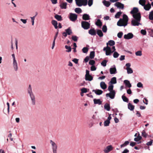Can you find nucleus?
I'll return each instance as SVG.
<instances>
[{
	"label": "nucleus",
	"mask_w": 153,
	"mask_h": 153,
	"mask_svg": "<svg viewBox=\"0 0 153 153\" xmlns=\"http://www.w3.org/2000/svg\"><path fill=\"white\" fill-rule=\"evenodd\" d=\"M140 21L135 19H132L131 21V24L133 26H138L140 23Z\"/></svg>",
	"instance_id": "nucleus-9"
},
{
	"label": "nucleus",
	"mask_w": 153,
	"mask_h": 153,
	"mask_svg": "<svg viewBox=\"0 0 153 153\" xmlns=\"http://www.w3.org/2000/svg\"><path fill=\"white\" fill-rule=\"evenodd\" d=\"M122 12L120 11L118 12L115 16V18H119Z\"/></svg>",
	"instance_id": "nucleus-45"
},
{
	"label": "nucleus",
	"mask_w": 153,
	"mask_h": 153,
	"mask_svg": "<svg viewBox=\"0 0 153 153\" xmlns=\"http://www.w3.org/2000/svg\"><path fill=\"white\" fill-rule=\"evenodd\" d=\"M90 24L88 22L85 21L81 22L82 27L84 29L87 30L90 28Z\"/></svg>",
	"instance_id": "nucleus-3"
},
{
	"label": "nucleus",
	"mask_w": 153,
	"mask_h": 153,
	"mask_svg": "<svg viewBox=\"0 0 153 153\" xmlns=\"http://www.w3.org/2000/svg\"><path fill=\"white\" fill-rule=\"evenodd\" d=\"M137 86L138 87L141 88L142 87H143V85L142 84L141 82H139L137 84Z\"/></svg>",
	"instance_id": "nucleus-60"
},
{
	"label": "nucleus",
	"mask_w": 153,
	"mask_h": 153,
	"mask_svg": "<svg viewBox=\"0 0 153 153\" xmlns=\"http://www.w3.org/2000/svg\"><path fill=\"white\" fill-rule=\"evenodd\" d=\"M147 134L146 133L145 130H143L142 131V135L143 137H146L147 136Z\"/></svg>",
	"instance_id": "nucleus-51"
},
{
	"label": "nucleus",
	"mask_w": 153,
	"mask_h": 153,
	"mask_svg": "<svg viewBox=\"0 0 153 153\" xmlns=\"http://www.w3.org/2000/svg\"><path fill=\"white\" fill-rule=\"evenodd\" d=\"M113 87L114 86L113 85H109L108 88V90L110 92L112 91H114L113 90Z\"/></svg>",
	"instance_id": "nucleus-46"
},
{
	"label": "nucleus",
	"mask_w": 153,
	"mask_h": 153,
	"mask_svg": "<svg viewBox=\"0 0 153 153\" xmlns=\"http://www.w3.org/2000/svg\"><path fill=\"white\" fill-rule=\"evenodd\" d=\"M87 0H82V5L85 6L87 3Z\"/></svg>",
	"instance_id": "nucleus-52"
},
{
	"label": "nucleus",
	"mask_w": 153,
	"mask_h": 153,
	"mask_svg": "<svg viewBox=\"0 0 153 153\" xmlns=\"http://www.w3.org/2000/svg\"><path fill=\"white\" fill-rule=\"evenodd\" d=\"M140 32L143 35H146V32L145 30H141L140 31Z\"/></svg>",
	"instance_id": "nucleus-59"
},
{
	"label": "nucleus",
	"mask_w": 153,
	"mask_h": 153,
	"mask_svg": "<svg viewBox=\"0 0 153 153\" xmlns=\"http://www.w3.org/2000/svg\"><path fill=\"white\" fill-rule=\"evenodd\" d=\"M128 16L126 14L123 16V19H120L118 21L117 25L119 26H126L128 24Z\"/></svg>",
	"instance_id": "nucleus-1"
},
{
	"label": "nucleus",
	"mask_w": 153,
	"mask_h": 153,
	"mask_svg": "<svg viewBox=\"0 0 153 153\" xmlns=\"http://www.w3.org/2000/svg\"><path fill=\"white\" fill-rule=\"evenodd\" d=\"M50 143L52 147L53 153H57V145L51 140H50Z\"/></svg>",
	"instance_id": "nucleus-4"
},
{
	"label": "nucleus",
	"mask_w": 153,
	"mask_h": 153,
	"mask_svg": "<svg viewBox=\"0 0 153 153\" xmlns=\"http://www.w3.org/2000/svg\"><path fill=\"white\" fill-rule=\"evenodd\" d=\"M52 24L54 26L55 29H57L58 28L57 26V22L54 20H53L51 21Z\"/></svg>",
	"instance_id": "nucleus-26"
},
{
	"label": "nucleus",
	"mask_w": 153,
	"mask_h": 153,
	"mask_svg": "<svg viewBox=\"0 0 153 153\" xmlns=\"http://www.w3.org/2000/svg\"><path fill=\"white\" fill-rule=\"evenodd\" d=\"M94 103L95 104H98L99 105H101L102 104V102L100 99H94Z\"/></svg>",
	"instance_id": "nucleus-20"
},
{
	"label": "nucleus",
	"mask_w": 153,
	"mask_h": 153,
	"mask_svg": "<svg viewBox=\"0 0 153 153\" xmlns=\"http://www.w3.org/2000/svg\"><path fill=\"white\" fill-rule=\"evenodd\" d=\"M76 4L78 6L80 7L82 5V0L76 2Z\"/></svg>",
	"instance_id": "nucleus-55"
},
{
	"label": "nucleus",
	"mask_w": 153,
	"mask_h": 153,
	"mask_svg": "<svg viewBox=\"0 0 153 153\" xmlns=\"http://www.w3.org/2000/svg\"><path fill=\"white\" fill-rule=\"evenodd\" d=\"M141 139L142 137L141 136H140V134H139L138 136L137 137H135L134 138V140L135 141H138L141 140Z\"/></svg>",
	"instance_id": "nucleus-42"
},
{
	"label": "nucleus",
	"mask_w": 153,
	"mask_h": 153,
	"mask_svg": "<svg viewBox=\"0 0 153 153\" xmlns=\"http://www.w3.org/2000/svg\"><path fill=\"white\" fill-rule=\"evenodd\" d=\"M113 54V56L114 58H117L118 57L119 54L117 52L114 51Z\"/></svg>",
	"instance_id": "nucleus-49"
},
{
	"label": "nucleus",
	"mask_w": 153,
	"mask_h": 153,
	"mask_svg": "<svg viewBox=\"0 0 153 153\" xmlns=\"http://www.w3.org/2000/svg\"><path fill=\"white\" fill-rule=\"evenodd\" d=\"M151 6L150 4L149 3L146 5H145L144 6V8L146 10H149L151 8Z\"/></svg>",
	"instance_id": "nucleus-15"
},
{
	"label": "nucleus",
	"mask_w": 153,
	"mask_h": 153,
	"mask_svg": "<svg viewBox=\"0 0 153 153\" xmlns=\"http://www.w3.org/2000/svg\"><path fill=\"white\" fill-rule=\"evenodd\" d=\"M78 37L76 36H73L71 37V39L75 42H77L78 40Z\"/></svg>",
	"instance_id": "nucleus-47"
},
{
	"label": "nucleus",
	"mask_w": 153,
	"mask_h": 153,
	"mask_svg": "<svg viewBox=\"0 0 153 153\" xmlns=\"http://www.w3.org/2000/svg\"><path fill=\"white\" fill-rule=\"evenodd\" d=\"M115 42L114 41L112 40H110L108 42H107L106 45L107 46H108L109 45L110 46H112L115 45Z\"/></svg>",
	"instance_id": "nucleus-23"
},
{
	"label": "nucleus",
	"mask_w": 153,
	"mask_h": 153,
	"mask_svg": "<svg viewBox=\"0 0 153 153\" xmlns=\"http://www.w3.org/2000/svg\"><path fill=\"white\" fill-rule=\"evenodd\" d=\"M102 29L103 32H106L107 30V28L106 26L105 25H103L102 27Z\"/></svg>",
	"instance_id": "nucleus-50"
},
{
	"label": "nucleus",
	"mask_w": 153,
	"mask_h": 153,
	"mask_svg": "<svg viewBox=\"0 0 153 153\" xmlns=\"http://www.w3.org/2000/svg\"><path fill=\"white\" fill-rule=\"evenodd\" d=\"M82 93H86L87 92V89L85 88H83L81 89Z\"/></svg>",
	"instance_id": "nucleus-58"
},
{
	"label": "nucleus",
	"mask_w": 153,
	"mask_h": 153,
	"mask_svg": "<svg viewBox=\"0 0 153 153\" xmlns=\"http://www.w3.org/2000/svg\"><path fill=\"white\" fill-rule=\"evenodd\" d=\"M110 123V121L108 120H106L104 122V125L105 126H108L109 125Z\"/></svg>",
	"instance_id": "nucleus-48"
},
{
	"label": "nucleus",
	"mask_w": 153,
	"mask_h": 153,
	"mask_svg": "<svg viewBox=\"0 0 153 153\" xmlns=\"http://www.w3.org/2000/svg\"><path fill=\"white\" fill-rule=\"evenodd\" d=\"M28 93L29 94L30 98L31 99L32 104L33 105L35 104V97L33 93L32 90L31 85H29L28 89Z\"/></svg>",
	"instance_id": "nucleus-2"
},
{
	"label": "nucleus",
	"mask_w": 153,
	"mask_h": 153,
	"mask_svg": "<svg viewBox=\"0 0 153 153\" xmlns=\"http://www.w3.org/2000/svg\"><path fill=\"white\" fill-rule=\"evenodd\" d=\"M114 5L118 8H119L121 9H123L124 8L123 4L120 2H116L115 4Z\"/></svg>",
	"instance_id": "nucleus-11"
},
{
	"label": "nucleus",
	"mask_w": 153,
	"mask_h": 153,
	"mask_svg": "<svg viewBox=\"0 0 153 153\" xmlns=\"http://www.w3.org/2000/svg\"><path fill=\"white\" fill-rule=\"evenodd\" d=\"M89 59V57L87 56L85 58V59H84V61L85 62H88Z\"/></svg>",
	"instance_id": "nucleus-62"
},
{
	"label": "nucleus",
	"mask_w": 153,
	"mask_h": 153,
	"mask_svg": "<svg viewBox=\"0 0 153 153\" xmlns=\"http://www.w3.org/2000/svg\"><path fill=\"white\" fill-rule=\"evenodd\" d=\"M146 1L145 0H139V3L142 6H144L145 4Z\"/></svg>",
	"instance_id": "nucleus-37"
},
{
	"label": "nucleus",
	"mask_w": 153,
	"mask_h": 153,
	"mask_svg": "<svg viewBox=\"0 0 153 153\" xmlns=\"http://www.w3.org/2000/svg\"><path fill=\"white\" fill-rule=\"evenodd\" d=\"M97 33L100 37H102L103 36V33L102 31L100 30H97Z\"/></svg>",
	"instance_id": "nucleus-33"
},
{
	"label": "nucleus",
	"mask_w": 153,
	"mask_h": 153,
	"mask_svg": "<svg viewBox=\"0 0 153 153\" xmlns=\"http://www.w3.org/2000/svg\"><path fill=\"white\" fill-rule=\"evenodd\" d=\"M96 24L97 26L101 27L102 25V23L100 19H98L96 23Z\"/></svg>",
	"instance_id": "nucleus-34"
},
{
	"label": "nucleus",
	"mask_w": 153,
	"mask_h": 153,
	"mask_svg": "<svg viewBox=\"0 0 153 153\" xmlns=\"http://www.w3.org/2000/svg\"><path fill=\"white\" fill-rule=\"evenodd\" d=\"M93 92H94L95 93L98 95H100L102 94L103 93V91L99 89H96L93 90L92 91Z\"/></svg>",
	"instance_id": "nucleus-12"
},
{
	"label": "nucleus",
	"mask_w": 153,
	"mask_h": 153,
	"mask_svg": "<svg viewBox=\"0 0 153 153\" xmlns=\"http://www.w3.org/2000/svg\"><path fill=\"white\" fill-rule=\"evenodd\" d=\"M85 79L86 80L91 81L93 79V77L91 75L86 76Z\"/></svg>",
	"instance_id": "nucleus-30"
},
{
	"label": "nucleus",
	"mask_w": 153,
	"mask_h": 153,
	"mask_svg": "<svg viewBox=\"0 0 153 153\" xmlns=\"http://www.w3.org/2000/svg\"><path fill=\"white\" fill-rule=\"evenodd\" d=\"M108 61L105 60H104L101 63V65L104 67H105L106 65V64Z\"/></svg>",
	"instance_id": "nucleus-39"
},
{
	"label": "nucleus",
	"mask_w": 153,
	"mask_h": 153,
	"mask_svg": "<svg viewBox=\"0 0 153 153\" xmlns=\"http://www.w3.org/2000/svg\"><path fill=\"white\" fill-rule=\"evenodd\" d=\"M104 108L108 111L110 110L111 108L109 104L108 103H106L104 105Z\"/></svg>",
	"instance_id": "nucleus-21"
},
{
	"label": "nucleus",
	"mask_w": 153,
	"mask_h": 153,
	"mask_svg": "<svg viewBox=\"0 0 153 153\" xmlns=\"http://www.w3.org/2000/svg\"><path fill=\"white\" fill-rule=\"evenodd\" d=\"M135 54L136 56H141L142 55V52L141 51H138L135 53Z\"/></svg>",
	"instance_id": "nucleus-53"
},
{
	"label": "nucleus",
	"mask_w": 153,
	"mask_h": 153,
	"mask_svg": "<svg viewBox=\"0 0 153 153\" xmlns=\"http://www.w3.org/2000/svg\"><path fill=\"white\" fill-rule=\"evenodd\" d=\"M66 32L68 35H70L72 33V31L70 27H68L67 29L65 30Z\"/></svg>",
	"instance_id": "nucleus-29"
},
{
	"label": "nucleus",
	"mask_w": 153,
	"mask_h": 153,
	"mask_svg": "<svg viewBox=\"0 0 153 153\" xmlns=\"http://www.w3.org/2000/svg\"><path fill=\"white\" fill-rule=\"evenodd\" d=\"M75 12L78 13H79L82 12V10L79 8H76L75 9Z\"/></svg>",
	"instance_id": "nucleus-41"
},
{
	"label": "nucleus",
	"mask_w": 153,
	"mask_h": 153,
	"mask_svg": "<svg viewBox=\"0 0 153 153\" xmlns=\"http://www.w3.org/2000/svg\"><path fill=\"white\" fill-rule=\"evenodd\" d=\"M139 10L136 7H134L133 8L132 10L131 11V13L134 15L137 13H139Z\"/></svg>",
	"instance_id": "nucleus-13"
},
{
	"label": "nucleus",
	"mask_w": 153,
	"mask_h": 153,
	"mask_svg": "<svg viewBox=\"0 0 153 153\" xmlns=\"http://www.w3.org/2000/svg\"><path fill=\"white\" fill-rule=\"evenodd\" d=\"M77 16L74 13H70L69 18L72 22H75L77 19Z\"/></svg>",
	"instance_id": "nucleus-5"
},
{
	"label": "nucleus",
	"mask_w": 153,
	"mask_h": 153,
	"mask_svg": "<svg viewBox=\"0 0 153 153\" xmlns=\"http://www.w3.org/2000/svg\"><path fill=\"white\" fill-rule=\"evenodd\" d=\"M65 48L66 49H67V50H66V51L67 52H70L71 51V48L70 46H68L67 45H65Z\"/></svg>",
	"instance_id": "nucleus-38"
},
{
	"label": "nucleus",
	"mask_w": 153,
	"mask_h": 153,
	"mask_svg": "<svg viewBox=\"0 0 153 153\" xmlns=\"http://www.w3.org/2000/svg\"><path fill=\"white\" fill-rule=\"evenodd\" d=\"M124 82L126 84V86L128 88L131 87V85L128 80H125L124 81Z\"/></svg>",
	"instance_id": "nucleus-24"
},
{
	"label": "nucleus",
	"mask_w": 153,
	"mask_h": 153,
	"mask_svg": "<svg viewBox=\"0 0 153 153\" xmlns=\"http://www.w3.org/2000/svg\"><path fill=\"white\" fill-rule=\"evenodd\" d=\"M150 35L151 36L153 37V30L149 29Z\"/></svg>",
	"instance_id": "nucleus-63"
},
{
	"label": "nucleus",
	"mask_w": 153,
	"mask_h": 153,
	"mask_svg": "<svg viewBox=\"0 0 153 153\" xmlns=\"http://www.w3.org/2000/svg\"><path fill=\"white\" fill-rule=\"evenodd\" d=\"M93 0H88V5L90 7L93 4Z\"/></svg>",
	"instance_id": "nucleus-56"
},
{
	"label": "nucleus",
	"mask_w": 153,
	"mask_h": 153,
	"mask_svg": "<svg viewBox=\"0 0 153 153\" xmlns=\"http://www.w3.org/2000/svg\"><path fill=\"white\" fill-rule=\"evenodd\" d=\"M67 5L66 2H62L60 5V7L62 9H66L67 8Z\"/></svg>",
	"instance_id": "nucleus-25"
},
{
	"label": "nucleus",
	"mask_w": 153,
	"mask_h": 153,
	"mask_svg": "<svg viewBox=\"0 0 153 153\" xmlns=\"http://www.w3.org/2000/svg\"><path fill=\"white\" fill-rule=\"evenodd\" d=\"M126 69L128 74H131L133 72V70L131 68H126Z\"/></svg>",
	"instance_id": "nucleus-43"
},
{
	"label": "nucleus",
	"mask_w": 153,
	"mask_h": 153,
	"mask_svg": "<svg viewBox=\"0 0 153 153\" xmlns=\"http://www.w3.org/2000/svg\"><path fill=\"white\" fill-rule=\"evenodd\" d=\"M96 69V68L94 65H92L91 68V71H94Z\"/></svg>",
	"instance_id": "nucleus-61"
},
{
	"label": "nucleus",
	"mask_w": 153,
	"mask_h": 153,
	"mask_svg": "<svg viewBox=\"0 0 153 153\" xmlns=\"http://www.w3.org/2000/svg\"><path fill=\"white\" fill-rule=\"evenodd\" d=\"M112 150V147L111 146H107L106 150L105 152L106 153H108Z\"/></svg>",
	"instance_id": "nucleus-31"
},
{
	"label": "nucleus",
	"mask_w": 153,
	"mask_h": 153,
	"mask_svg": "<svg viewBox=\"0 0 153 153\" xmlns=\"http://www.w3.org/2000/svg\"><path fill=\"white\" fill-rule=\"evenodd\" d=\"M95 56V52L94 51H91L90 54V57L91 59L94 58Z\"/></svg>",
	"instance_id": "nucleus-36"
},
{
	"label": "nucleus",
	"mask_w": 153,
	"mask_h": 153,
	"mask_svg": "<svg viewBox=\"0 0 153 153\" xmlns=\"http://www.w3.org/2000/svg\"><path fill=\"white\" fill-rule=\"evenodd\" d=\"M110 72L111 74H116V68L115 67L111 68L110 69Z\"/></svg>",
	"instance_id": "nucleus-22"
},
{
	"label": "nucleus",
	"mask_w": 153,
	"mask_h": 153,
	"mask_svg": "<svg viewBox=\"0 0 153 153\" xmlns=\"http://www.w3.org/2000/svg\"><path fill=\"white\" fill-rule=\"evenodd\" d=\"M128 108L131 111H133L134 109V106L130 103H129L128 105Z\"/></svg>",
	"instance_id": "nucleus-19"
},
{
	"label": "nucleus",
	"mask_w": 153,
	"mask_h": 153,
	"mask_svg": "<svg viewBox=\"0 0 153 153\" xmlns=\"http://www.w3.org/2000/svg\"><path fill=\"white\" fill-rule=\"evenodd\" d=\"M13 66L15 70L16 71H17L18 69L17 63L16 60L13 61Z\"/></svg>",
	"instance_id": "nucleus-18"
},
{
	"label": "nucleus",
	"mask_w": 153,
	"mask_h": 153,
	"mask_svg": "<svg viewBox=\"0 0 153 153\" xmlns=\"http://www.w3.org/2000/svg\"><path fill=\"white\" fill-rule=\"evenodd\" d=\"M102 2L103 4L106 7H108L111 4L110 2L109 1H106L105 0L103 1Z\"/></svg>",
	"instance_id": "nucleus-27"
},
{
	"label": "nucleus",
	"mask_w": 153,
	"mask_h": 153,
	"mask_svg": "<svg viewBox=\"0 0 153 153\" xmlns=\"http://www.w3.org/2000/svg\"><path fill=\"white\" fill-rule=\"evenodd\" d=\"M88 33L91 35L94 36L96 35V32L94 28L90 29L89 30Z\"/></svg>",
	"instance_id": "nucleus-16"
},
{
	"label": "nucleus",
	"mask_w": 153,
	"mask_h": 153,
	"mask_svg": "<svg viewBox=\"0 0 153 153\" xmlns=\"http://www.w3.org/2000/svg\"><path fill=\"white\" fill-rule=\"evenodd\" d=\"M88 50V48L86 47L83 48L82 49V52L84 53H87Z\"/></svg>",
	"instance_id": "nucleus-40"
},
{
	"label": "nucleus",
	"mask_w": 153,
	"mask_h": 153,
	"mask_svg": "<svg viewBox=\"0 0 153 153\" xmlns=\"http://www.w3.org/2000/svg\"><path fill=\"white\" fill-rule=\"evenodd\" d=\"M82 19L85 20H88L90 19V16L88 14H84L82 16Z\"/></svg>",
	"instance_id": "nucleus-14"
},
{
	"label": "nucleus",
	"mask_w": 153,
	"mask_h": 153,
	"mask_svg": "<svg viewBox=\"0 0 153 153\" xmlns=\"http://www.w3.org/2000/svg\"><path fill=\"white\" fill-rule=\"evenodd\" d=\"M89 63L90 65H93L95 63V61L93 60H91L89 61Z\"/></svg>",
	"instance_id": "nucleus-54"
},
{
	"label": "nucleus",
	"mask_w": 153,
	"mask_h": 153,
	"mask_svg": "<svg viewBox=\"0 0 153 153\" xmlns=\"http://www.w3.org/2000/svg\"><path fill=\"white\" fill-rule=\"evenodd\" d=\"M123 35V33L122 32L118 33L117 34V36L119 38H121Z\"/></svg>",
	"instance_id": "nucleus-57"
},
{
	"label": "nucleus",
	"mask_w": 153,
	"mask_h": 153,
	"mask_svg": "<svg viewBox=\"0 0 153 153\" xmlns=\"http://www.w3.org/2000/svg\"><path fill=\"white\" fill-rule=\"evenodd\" d=\"M54 17L58 21H61L62 20V17L60 15L56 14L54 16Z\"/></svg>",
	"instance_id": "nucleus-28"
},
{
	"label": "nucleus",
	"mask_w": 153,
	"mask_h": 153,
	"mask_svg": "<svg viewBox=\"0 0 153 153\" xmlns=\"http://www.w3.org/2000/svg\"><path fill=\"white\" fill-rule=\"evenodd\" d=\"M134 35L132 33H128L127 34L124 35V38L126 39H131L133 37Z\"/></svg>",
	"instance_id": "nucleus-8"
},
{
	"label": "nucleus",
	"mask_w": 153,
	"mask_h": 153,
	"mask_svg": "<svg viewBox=\"0 0 153 153\" xmlns=\"http://www.w3.org/2000/svg\"><path fill=\"white\" fill-rule=\"evenodd\" d=\"M133 17L135 19L139 21H140L141 18L140 13L139 12V13L133 15Z\"/></svg>",
	"instance_id": "nucleus-6"
},
{
	"label": "nucleus",
	"mask_w": 153,
	"mask_h": 153,
	"mask_svg": "<svg viewBox=\"0 0 153 153\" xmlns=\"http://www.w3.org/2000/svg\"><path fill=\"white\" fill-rule=\"evenodd\" d=\"M107 50H106L105 52V54L107 56L111 55V54L113 53L111 50V48L108 46H107Z\"/></svg>",
	"instance_id": "nucleus-10"
},
{
	"label": "nucleus",
	"mask_w": 153,
	"mask_h": 153,
	"mask_svg": "<svg viewBox=\"0 0 153 153\" xmlns=\"http://www.w3.org/2000/svg\"><path fill=\"white\" fill-rule=\"evenodd\" d=\"M73 61L75 63L77 64L78 63V59H74L73 60Z\"/></svg>",
	"instance_id": "nucleus-64"
},
{
	"label": "nucleus",
	"mask_w": 153,
	"mask_h": 153,
	"mask_svg": "<svg viewBox=\"0 0 153 153\" xmlns=\"http://www.w3.org/2000/svg\"><path fill=\"white\" fill-rule=\"evenodd\" d=\"M110 82L113 84L116 83L117 82L116 78L115 77L112 78L111 79Z\"/></svg>",
	"instance_id": "nucleus-35"
},
{
	"label": "nucleus",
	"mask_w": 153,
	"mask_h": 153,
	"mask_svg": "<svg viewBox=\"0 0 153 153\" xmlns=\"http://www.w3.org/2000/svg\"><path fill=\"white\" fill-rule=\"evenodd\" d=\"M100 86L101 88L103 89H105L107 88V85L105 82H102L100 83Z\"/></svg>",
	"instance_id": "nucleus-17"
},
{
	"label": "nucleus",
	"mask_w": 153,
	"mask_h": 153,
	"mask_svg": "<svg viewBox=\"0 0 153 153\" xmlns=\"http://www.w3.org/2000/svg\"><path fill=\"white\" fill-rule=\"evenodd\" d=\"M115 94V91H112L110 92L109 93H107L106 94V97H109L111 99H113L114 98Z\"/></svg>",
	"instance_id": "nucleus-7"
},
{
	"label": "nucleus",
	"mask_w": 153,
	"mask_h": 153,
	"mask_svg": "<svg viewBox=\"0 0 153 153\" xmlns=\"http://www.w3.org/2000/svg\"><path fill=\"white\" fill-rule=\"evenodd\" d=\"M149 19L151 20H153V10L151 11L149 16Z\"/></svg>",
	"instance_id": "nucleus-32"
},
{
	"label": "nucleus",
	"mask_w": 153,
	"mask_h": 153,
	"mask_svg": "<svg viewBox=\"0 0 153 153\" xmlns=\"http://www.w3.org/2000/svg\"><path fill=\"white\" fill-rule=\"evenodd\" d=\"M122 99L125 102H128V100L127 98L125 96H124V95H123L122 97Z\"/></svg>",
	"instance_id": "nucleus-44"
}]
</instances>
